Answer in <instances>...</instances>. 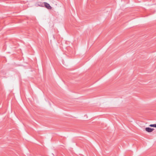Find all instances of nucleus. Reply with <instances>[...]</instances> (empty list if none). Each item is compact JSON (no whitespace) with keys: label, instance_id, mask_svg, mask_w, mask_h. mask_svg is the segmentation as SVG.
I'll return each mask as SVG.
<instances>
[{"label":"nucleus","instance_id":"f257e3e1","mask_svg":"<svg viewBox=\"0 0 156 156\" xmlns=\"http://www.w3.org/2000/svg\"><path fill=\"white\" fill-rule=\"evenodd\" d=\"M44 6L48 9H52L50 5L46 2H44Z\"/></svg>","mask_w":156,"mask_h":156},{"label":"nucleus","instance_id":"f03ea898","mask_svg":"<svg viewBox=\"0 0 156 156\" xmlns=\"http://www.w3.org/2000/svg\"><path fill=\"white\" fill-rule=\"evenodd\" d=\"M145 129V130L148 133L152 132L154 129V128H151L150 127H146Z\"/></svg>","mask_w":156,"mask_h":156},{"label":"nucleus","instance_id":"7ed1b4c3","mask_svg":"<svg viewBox=\"0 0 156 156\" xmlns=\"http://www.w3.org/2000/svg\"><path fill=\"white\" fill-rule=\"evenodd\" d=\"M37 6H40L41 7H44V2L42 3V2H39L37 3Z\"/></svg>","mask_w":156,"mask_h":156},{"label":"nucleus","instance_id":"20e7f679","mask_svg":"<svg viewBox=\"0 0 156 156\" xmlns=\"http://www.w3.org/2000/svg\"><path fill=\"white\" fill-rule=\"evenodd\" d=\"M149 126L151 127H154L156 128V124H150Z\"/></svg>","mask_w":156,"mask_h":156}]
</instances>
